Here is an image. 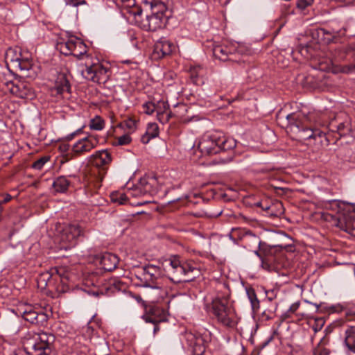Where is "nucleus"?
Masks as SVG:
<instances>
[{
	"label": "nucleus",
	"instance_id": "f257e3e1",
	"mask_svg": "<svg viewBox=\"0 0 355 355\" xmlns=\"http://www.w3.org/2000/svg\"><path fill=\"white\" fill-rule=\"evenodd\" d=\"M287 128L301 140H320L322 139L329 144L331 141L330 132L337 133L339 137L346 135L351 131V123L349 116L343 112L333 118L324 113L312 112L307 115L299 112L286 116Z\"/></svg>",
	"mask_w": 355,
	"mask_h": 355
},
{
	"label": "nucleus",
	"instance_id": "f03ea898",
	"mask_svg": "<svg viewBox=\"0 0 355 355\" xmlns=\"http://www.w3.org/2000/svg\"><path fill=\"white\" fill-rule=\"evenodd\" d=\"M112 161V154L107 149L96 151L89 157L91 166L86 171L83 179L87 193H93L101 188Z\"/></svg>",
	"mask_w": 355,
	"mask_h": 355
},
{
	"label": "nucleus",
	"instance_id": "7ed1b4c3",
	"mask_svg": "<svg viewBox=\"0 0 355 355\" xmlns=\"http://www.w3.org/2000/svg\"><path fill=\"white\" fill-rule=\"evenodd\" d=\"M164 270L168 279L174 283L189 282L198 277L200 270L186 262H182L178 256H171L163 263Z\"/></svg>",
	"mask_w": 355,
	"mask_h": 355
},
{
	"label": "nucleus",
	"instance_id": "20e7f679",
	"mask_svg": "<svg viewBox=\"0 0 355 355\" xmlns=\"http://www.w3.org/2000/svg\"><path fill=\"white\" fill-rule=\"evenodd\" d=\"M236 146V142L234 139L226 137L221 132L214 131L202 136L198 148L202 154L212 155L232 150Z\"/></svg>",
	"mask_w": 355,
	"mask_h": 355
},
{
	"label": "nucleus",
	"instance_id": "39448f33",
	"mask_svg": "<svg viewBox=\"0 0 355 355\" xmlns=\"http://www.w3.org/2000/svg\"><path fill=\"white\" fill-rule=\"evenodd\" d=\"M55 336L44 331H29L24 336L23 347L28 355H50L53 351Z\"/></svg>",
	"mask_w": 355,
	"mask_h": 355
},
{
	"label": "nucleus",
	"instance_id": "423d86ee",
	"mask_svg": "<svg viewBox=\"0 0 355 355\" xmlns=\"http://www.w3.org/2000/svg\"><path fill=\"white\" fill-rule=\"evenodd\" d=\"M73 275L64 267L56 269V274L45 272L40 275L37 279L38 288L55 290L58 292H65L69 288V283L73 280Z\"/></svg>",
	"mask_w": 355,
	"mask_h": 355
},
{
	"label": "nucleus",
	"instance_id": "0eeeda50",
	"mask_svg": "<svg viewBox=\"0 0 355 355\" xmlns=\"http://www.w3.org/2000/svg\"><path fill=\"white\" fill-rule=\"evenodd\" d=\"M210 312L217 322L224 327L234 328L237 324V318L234 308L230 304L227 297H217L211 304Z\"/></svg>",
	"mask_w": 355,
	"mask_h": 355
},
{
	"label": "nucleus",
	"instance_id": "6e6552de",
	"mask_svg": "<svg viewBox=\"0 0 355 355\" xmlns=\"http://www.w3.org/2000/svg\"><path fill=\"white\" fill-rule=\"evenodd\" d=\"M165 272L160 267L148 264L141 268V272L136 277L140 280L141 286L157 285L164 280Z\"/></svg>",
	"mask_w": 355,
	"mask_h": 355
},
{
	"label": "nucleus",
	"instance_id": "1a4fd4ad",
	"mask_svg": "<svg viewBox=\"0 0 355 355\" xmlns=\"http://www.w3.org/2000/svg\"><path fill=\"white\" fill-rule=\"evenodd\" d=\"M82 74L88 80L98 84H105L110 79L111 72L108 67L97 62L91 65H87L85 69L83 70Z\"/></svg>",
	"mask_w": 355,
	"mask_h": 355
},
{
	"label": "nucleus",
	"instance_id": "9d476101",
	"mask_svg": "<svg viewBox=\"0 0 355 355\" xmlns=\"http://www.w3.org/2000/svg\"><path fill=\"white\" fill-rule=\"evenodd\" d=\"M82 236H84V230L79 224L66 225L60 234L61 248L71 249L76 245L78 238Z\"/></svg>",
	"mask_w": 355,
	"mask_h": 355
},
{
	"label": "nucleus",
	"instance_id": "9b49d317",
	"mask_svg": "<svg viewBox=\"0 0 355 355\" xmlns=\"http://www.w3.org/2000/svg\"><path fill=\"white\" fill-rule=\"evenodd\" d=\"M142 318L146 323L153 324V333L155 334L159 331V324L167 320V312L158 305L150 304L146 307L145 314Z\"/></svg>",
	"mask_w": 355,
	"mask_h": 355
},
{
	"label": "nucleus",
	"instance_id": "f8f14e48",
	"mask_svg": "<svg viewBox=\"0 0 355 355\" xmlns=\"http://www.w3.org/2000/svg\"><path fill=\"white\" fill-rule=\"evenodd\" d=\"M347 26L341 27L336 26V24H331L327 28H320L317 30V35L321 41L325 44L331 42H338L340 39L346 35Z\"/></svg>",
	"mask_w": 355,
	"mask_h": 355
},
{
	"label": "nucleus",
	"instance_id": "ddd939ff",
	"mask_svg": "<svg viewBox=\"0 0 355 355\" xmlns=\"http://www.w3.org/2000/svg\"><path fill=\"white\" fill-rule=\"evenodd\" d=\"M184 338L193 355H203L206 350L205 338L198 332L186 331Z\"/></svg>",
	"mask_w": 355,
	"mask_h": 355
},
{
	"label": "nucleus",
	"instance_id": "4468645a",
	"mask_svg": "<svg viewBox=\"0 0 355 355\" xmlns=\"http://www.w3.org/2000/svg\"><path fill=\"white\" fill-rule=\"evenodd\" d=\"M338 59L346 63L340 65V71L345 73H355V44L347 46L339 53Z\"/></svg>",
	"mask_w": 355,
	"mask_h": 355
},
{
	"label": "nucleus",
	"instance_id": "2eb2a0df",
	"mask_svg": "<svg viewBox=\"0 0 355 355\" xmlns=\"http://www.w3.org/2000/svg\"><path fill=\"white\" fill-rule=\"evenodd\" d=\"M98 144L96 137L89 135L77 141L72 146V153L74 157L85 155L96 148Z\"/></svg>",
	"mask_w": 355,
	"mask_h": 355
},
{
	"label": "nucleus",
	"instance_id": "dca6fc26",
	"mask_svg": "<svg viewBox=\"0 0 355 355\" xmlns=\"http://www.w3.org/2000/svg\"><path fill=\"white\" fill-rule=\"evenodd\" d=\"M6 85L10 92L17 97L32 99L35 96L33 89L24 82L19 81L15 83L13 81H8L6 83Z\"/></svg>",
	"mask_w": 355,
	"mask_h": 355
},
{
	"label": "nucleus",
	"instance_id": "f3484780",
	"mask_svg": "<svg viewBox=\"0 0 355 355\" xmlns=\"http://www.w3.org/2000/svg\"><path fill=\"white\" fill-rule=\"evenodd\" d=\"M51 92L52 96L60 98H65V94L69 95L71 93V85L65 73L58 74Z\"/></svg>",
	"mask_w": 355,
	"mask_h": 355
},
{
	"label": "nucleus",
	"instance_id": "a211bd4d",
	"mask_svg": "<svg viewBox=\"0 0 355 355\" xmlns=\"http://www.w3.org/2000/svg\"><path fill=\"white\" fill-rule=\"evenodd\" d=\"M175 49V44L168 40L162 37L154 45L152 56L154 59H162L170 55Z\"/></svg>",
	"mask_w": 355,
	"mask_h": 355
},
{
	"label": "nucleus",
	"instance_id": "6ab92c4d",
	"mask_svg": "<svg viewBox=\"0 0 355 355\" xmlns=\"http://www.w3.org/2000/svg\"><path fill=\"white\" fill-rule=\"evenodd\" d=\"M254 252L261 259L262 267L269 270L270 263L273 261L272 254L275 248L267 245L266 243L261 242V245L257 250H254Z\"/></svg>",
	"mask_w": 355,
	"mask_h": 355
},
{
	"label": "nucleus",
	"instance_id": "aec40b11",
	"mask_svg": "<svg viewBox=\"0 0 355 355\" xmlns=\"http://www.w3.org/2000/svg\"><path fill=\"white\" fill-rule=\"evenodd\" d=\"M232 46H228L224 44L215 45L213 47L214 56L223 62L232 61L236 62V53Z\"/></svg>",
	"mask_w": 355,
	"mask_h": 355
},
{
	"label": "nucleus",
	"instance_id": "412c9836",
	"mask_svg": "<svg viewBox=\"0 0 355 355\" xmlns=\"http://www.w3.org/2000/svg\"><path fill=\"white\" fill-rule=\"evenodd\" d=\"M166 24V17L164 14L157 15H147L146 19L144 21V28L148 31H156L162 28Z\"/></svg>",
	"mask_w": 355,
	"mask_h": 355
},
{
	"label": "nucleus",
	"instance_id": "4be33fe9",
	"mask_svg": "<svg viewBox=\"0 0 355 355\" xmlns=\"http://www.w3.org/2000/svg\"><path fill=\"white\" fill-rule=\"evenodd\" d=\"M81 39L76 36H70L66 42H58L56 45V48L62 54L65 55H73L75 51L77 48L78 41H80Z\"/></svg>",
	"mask_w": 355,
	"mask_h": 355
},
{
	"label": "nucleus",
	"instance_id": "5701e85b",
	"mask_svg": "<svg viewBox=\"0 0 355 355\" xmlns=\"http://www.w3.org/2000/svg\"><path fill=\"white\" fill-rule=\"evenodd\" d=\"M338 220L341 226L345 225V231L349 232L355 230V211L349 209H344L343 213L339 214Z\"/></svg>",
	"mask_w": 355,
	"mask_h": 355
},
{
	"label": "nucleus",
	"instance_id": "b1692460",
	"mask_svg": "<svg viewBox=\"0 0 355 355\" xmlns=\"http://www.w3.org/2000/svg\"><path fill=\"white\" fill-rule=\"evenodd\" d=\"M119 259L116 254L110 252L103 254L100 258V264L106 271H112L119 263Z\"/></svg>",
	"mask_w": 355,
	"mask_h": 355
},
{
	"label": "nucleus",
	"instance_id": "393cba45",
	"mask_svg": "<svg viewBox=\"0 0 355 355\" xmlns=\"http://www.w3.org/2000/svg\"><path fill=\"white\" fill-rule=\"evenodd\" d=\"M147 287L151 289L150 294L153 302H159L168 296V288L164 286L163 282H159L157 285H151Z\"/></svg>",
	"mask_w": 355,
	"mask_h": 355
},
{
	"label": "nucleus",
	"instance_id": "a878e982",
	"mask_svg": "<svg viewBox=\"0 0 355 355\" xmlns=\"http://www.w3.org/2000/svg\"><path fill=\"white\" fill-rule=\"evenodd\" d=\"M243 243L245 247L249 250L257 248V247L259 248L260 245H261V241L260 240L259 237L252 233L250 231L246 232L244 234L243 238Z\"/></svg>",
	"mask_w": 355,
	"mask_h": 355
},
{
	"label": "nucleus",
	"instance_id": "bb28decb",
	"mask_svg": "<svg viewBox=\"0 0 355 355\" xmlns=\"http://www.w3.org/2000/svg\"><path fill=\"white\" fill-rule=\"evenodd\" d=\"M344 343L348 351L355 354V326L349 327L345 331Z\"/></svg>",
	"mask_w": 355,
	"mask_h": 355
},
{
	"label": "nucleus",
	"instance_id": "cd10ccee",
	"mask_svg": "<svg viewBox=\"0 0 355 355\" xmlns=\"http://www.w3.org/2000/svg\"><path fill=\"white\" fill-rule=\"evenodd\" d=\"M159 135L158 125L153 123H149L144 135H142L141 141L144 144H147L150 139L157 137Z\"/></svg>",
	"mask_w": 355,
	"mask_h": 355
},
{
	"label": "nucleus",
	"instance_id": "c85d7f7f",
	"mask_svg": "<svg viewBox=\"0 0 355 355\" xmlns=\"http://www.w3.org/2000/svg\"><path fill=\"white\" fill-rule=\"evenodd\" d=\"M267 208L268 209V207ZM284 213V208L282 202L279 200H275L270 204V208L266 215L272 218H279L281 217Z\"/></svg>",
	"mask_w": 355,
	"mask_h": 355
},
{
	"label": "nucleus",
	"instance_id": "c756f323",
	"mask_svg": "<svg viewBox=\"0 0 355 355\" xmlns=\"http://www.w3.org/2000/svg\"><path fill=\"white\" fill-rule=\"evenodd\" d=\"M245 291L248 298L250 302L252 311L254 313L258 312L260 308V301L257 297V295L254 288L251 286L246 287Z\"/></svg>",
	"mask_w": 355,
	"mask_h": 355
},
{
	"label": "nucleus",
	"instance_id": "7c9ffc66",
	"mask_svg": "<svg viewBox=\"0 0 355 355\" xmlns=\"http://www.w3.org/2000/svg\"><path fill=\"white\" fill-rule=\"evenodd\" d=\"M70 181L65 176H59L53 183V188L55 191L58 193H64L70 186Z\"/></svg>",
	"mask_w": 355,
	"mask_h": 355
},
{
	"label": "nucleus",
	"instance_id": "2f4dec72",
	"mask_svg": "<svg viewBox=\"0 0 355 355\" xmlns=\"http://www.w3.org/2000/svg\"><path fill=\"white\" fill-rule=\"evenodd\" d=\"M159 104H162L164 110L159 111L157 110V120L162 124H165L168 122L170 120L172 114L171 111H168V105L166 102L164 101H159Z\"/></svg>",
	"mask_w": 355,
	"mask_h": 355
},
{
	"label": "nucleus",
	"instance_id": "473e14b6",
	"mask_svg": "<svg viewBox=\"0 0 355 355\" xmlns=\"http://www.w3.org/2000/svg\"><path fill=\"white\" fill-rule=\"evenodd\" d=\"M205 73L204 69L200 65H194L191 66L189 69L190 78L191 81L196 84L198 85L202 82V77Z\"/></svg>",
	"mask_w": 355,
	"mask_h": 355
},
{
	"label": "nucleus",
	"instance_id": "72a5a7b5",
	"mask_svg": "<svg viewBox=\"0 0 355 355\" xmlns=\"http://www.w3.org/2000/svg\"><path fill=\"white\" fill-rule=\"evenodd\" d=\"M150 188L151 186L148 182H145V180H141V186L135 188L130 192V194L133 197L144 196L147 194H151Z\"/></svg>",
	"mask_w": 355,
	"mask_h": 355
},
{
	"label": "nucleus",
	"instance_id": "f704fd0d",
	"mask_svg": "<svg viewBox=\"0 0 355 355\" xmlns=\"http://www.w3.org/2000/svg\"><path fill=\"white\" fill-rule=\"evenodd\" d=\"M125 285L121 280L117 278H111L107 282V286L106 287V290L107 291H110L111 293H114L115 291H119L121 290L125 289Z\"/></svg>",
	"mask_w": 355,
	"mask_h": 355
},
{
	"label": "nucleus",
	"instance_id": "c9c22d12",
	"mask_svg": "<svg viewBox=\"0 0 355 355\" xmlns=\"http://www.w3.org/2000/svg\"><path fill=\"white\" fill-rule=\"evenodd\" d=\"M277 309V304L274 303L269 304L268 307L266 308L261 314L260 320L262 322L268 321L272 320L275 317V311Z\"/></svg>",
	"mask_w": 355,
	"mask_h": 355
},
{
	"label": "nucleus",
	"instance_id": "e433bc0d",
	"mask_svg": "<svg viewBox=\"0 0 355 355\" xmlns=\"http://www.w3.org/2000/svg\"><path fill=\"white\" fill-rule=\"evenodd\" d=\"M23 318L31 324H35L37 311L34 310L32 306H28L22 312Z\"/></svg>",
	"mask_w": 355,
	"mask_h": 355
},
{
	"label": "nucleus",
	"instance_id": "4c0bfd02",
	"mask_svg": "<svg viewBox=\"0 0 355 355\" xmlns=\"http://www.w3.org/2000/svg\"><path fill=\"white\" fill-rule=\"evenodd\" d=\"M145 6L149 7L151 10L150 15H157V14H164L165 5L163 3H148L145 2Z\"/></svg>",
	"mask_w": 355,
	"mask_h": 355
},
{
	"label": "nucleus",
	"instance_id": "58836bf2",
	"mask_svg": "<svg viewBox=\"0 0 355 355\" xmlns=\"http://www.w3.org/2000/svg\"><path fill=\"white\" fill-rule=\"evenodd\" d=\"M89 126L92 130H101L104 128L105 121L101 116H96L90 120Z\"/></svg>",
	"mask_w": 355,
	"mask_h": 355
},
{
	"label": "nucleus",
	"instance_id": "ea45409f",
	"mask_svg": "<svg viewBox=\"0 0 355 355\" xmlns=\"http://www.w3.org/2000/svg\"><path fill=\"white\" fill-rule=\"evenodd\" d=\"M329 343V339L326 338V336H324L320 341L318 347L316 349V352L318 354V355H329L330 350L326 347H324V345H326Z\"/></svg>",
	"mask_w": 355,
	"mask_h": 355
},
{
	"label": "nucleus",
	"instance_id": "a19ab883",
	"mask_svg": "<svg viewBox=\"0 0 355 355\" xmlns=\"http://www.w3.org/2000/svg\"><path fill=\"white\" fill-rule=\"evenodd\" d=\"M76 45L77 48L75 51L74 57L80 59L82 56L87 52V46L82 40L80 41H78V44Z\"/></svg>",
	"mask_w": 355,
	"mask_h": 355
},
{
	"label": "nucleus",
	"instance_id": "79ce46f5",
	"mask_svg": "<svg viewBox=\"0 0 355 355\" xmlns=\"http://www.w3.org/2000/svg\"><path fill=\"white\" fill-rule=\"evenodd\" d=\"M20 58L21 55H17L16 51L11 48L8 49L6 53V60L12 62L15 65L19 62Z\"/></svg>",
	"mask_w": 355,
	"mask_h": 355
},
{
	"label": "nucleus",
	"instance_id": "37998d69",
	"mask_svg": "<svg viewBox=\"0 0 355 355\" xmlns=\"http://www.w3.org/2000/svg\"><path fill=\"white\" fill-rule=\"evenodd\" d=\"M49 159V156H43L33 163L32 168L36 170H41Z\"/></svg>",
	"mask_w": 355,
	"mask_h": 355
},
{
	"label": "nucleus",
	"instance_id": "c03bdc74",
	"mask_svg": "<svg viewBox=\"0 0 355 355\" xmlns=\"http://www.w3.org/2000/svg\"><path fill=\"white\" fill-rule=\"evenodd\" d=\"M112 200L115 202H119L120 205H123L127 201V196L125 193H112L111 196Z\"/></svg>",
	"mask_w": 355,
	"mask_h": 355
},
{
	"label": "nucleus",
	"instance_id": "a18cd8bd",
	"mask_svg": "<svg viewBox=\"0 0 355 355\" xmlns=\"http://www.w3.org/2000/svg\"><path fill=\"white\" fill-rule=\"evenodd\" d=\"M48 320V315L44 312H37L35 324L39 326H45Z\"/></svg>",
	"mask_w": 355,
	"mask_h": 355
},
{
	"label": "nucleus",
	"instance_id": "49530a36",
	"mask_svg": "<svg viewBox=\"0 0 355 355\" xmlns=\"http://www.w3.org/2000/svg\"><path fill=\"white\" fill-rule=\"evenodd\" d=\"M143 109L144 112L149 115L152 114L155 110H158L156 105L151 101L145 103L143 105Z\"/></svg>",
	"mask_w": 355,
	"mask_h": 355
},
{
	"label": "nucleus",
	"instance_id": "de8ad7c7",
	"mask_svg": "<svg viewBox=\"0 0 355 355\" xmlns=\"http://www.w3.org/2000/svg\"><path fill=\"white\" fill-rule=\"evenodd\" d=\"M325 321L323 318H315L313 320V324L311 325L312 329L315 333L320 331L322 328L324 327Z\"/></svg>",
	"mask_w": 355,
	"mask_h": 355
},
{
	"label": "nucleus",
	"instance_id": "09e8293b",
	"mask_svg": "<svg viewBox=\"0 0 355 355\" xmlns=\"http://www.w3.org/2000/svg\"><path fill=\"white\" fill-rule=\"evenodd\" d=\"M313 3V0H297L296 7L301 11H303Z\"/></svg>",
	"mask_w": 355,
	"mask_h": 355
},
{
	"label": "nucleus",
	"instance_id": "8fccbe9b",
	"mask_svg": "<svg viewBox=\"0 0 355 355\" xmlns=\"http://www.w3.org/2000/svg\"><path fill=\"white\" fill-rule=\"evenodd\" d=\"M15 67H17L21 71L28 70L31 67V63L28 60H23L20 58Z\"/></svg>",
	"mask_w": 355,
	"mask_h": 355
},
{
	"label": "nucleus",
	"instance_id": "3c124183",
	"mask_svg": "<svg viewBox=\"0 0 355 355\" xmlns=\"http://www.w3.org/2000/svg\"><path fill=\"white\" fill-rule=\"evenodd\" d=\"M300 305V302H296L291 304L288 310L286 312L285 315L286 318H290L292 314L295 313V311L299 309Z\"/></svg>",
	"mask_w": 355,
	"mask_h": 355
},
{
	"label": "nucleus",
	"instance_id": "603ef678",
	"mask_svg": "<svg viewBox=\"0 0 355 355\" xmlns=\"http://www.w3.org/2000/svg\"><path fill=\"white\" fill-rule=\"evenodd\" d=\"M137 122L132 119H128L124 121V126L130 131H134L136 128Z\"/></svg>",
	"mask_w": 355,
	"mask_h": 355
},
{
	"label": "nucleus",
	"instance_id": "864d4df0",
	"mask_svg": "<svg viewBox=\"0 0 355 355\" xmlns=\"http://www.w3.org/2000/svg\"><path fill=\"white\" fill-rule=\"evenodd\" d=\"M272 202L271 201H268V200H261L260 202H258L256 203V205L257 207H259L262 209V210H263L264 211H266V214L267 213V211H268L269 209H268L267 207L270 208V204Z\"/></svg>",
	"mask_w": 355,
	"mask_h": 355
},
{
	"label": "nucleus",
	"instance_id": "5fc2aeb1",
	"mask_svg": "<svg viewBox=\"0 0 355 355\" xmlns=\"http://www.w3.org/2000/svg\"><path fill=\"white\" fill-rule=\"evenodd\" d=\"M131 141V137L128 135H124L119 137L118 143L120 145H126Z\"/></svg>",
	"mask_w": 355,
	"mask_h": 355
},
{
	"label": "nucleus",
	"instance_id": "6e6d98bb",
	"mask_svg": "<svg viewBox=\"0 0 355 355\" xmlns=\"http://www.w3.org/2000/svg\"><path fill=\"white\" fill-rule=\"evenodd\" d=\"M67 5L71 6H78L86 3L85 0H65Z\"/></svg>",
	"mask_w": 355,
	"mask_h": 355
},
{
	"label": "nucleus",
	"instance_id": "4d7b16f0",
	"mask_svg": "<svg viewBox=\"0 0 355 355\" xmlns=\"http://www.w3.org/2000/svg\"><path fill=\"white\" fill-rule=\"evenodd\" d=\"M265 294L266 297V302H268L270 304H274L272 302V300L275 298L273 291H265Z\"/></svg>",
	"mask_w": 355,
	"mask_h": 355
},
{
	"label": "nucleus",
	"instance_id": "13d9d810",
	"mask_svg": "<svg viewBox=\"0 0 355 355\" xmlns=\"http://www.w3.org/2000/svg\"><path fill=\"white\" fill-rule=\"evenodd\" d=\"M12 199V196L10 195V194H6L3 197V199L0 201V205L1 204H5V203H7L8 202H10Z\"/></svg>",
	"mask_w": 355,
	"mask_h": 355
},
{
	"label": "nucleus",
	"instance_id": "bf43d9fd",
	"mask_svg": "<svg viewBox=\"0 0 355 355\" xmlns=\"http://www.w3.org/2000/svg\"><path fill=\"white\" fill-rule=\"evenodd\" d=\"M331 206V205H336V206H338V202L336 201V200H334L332 202H329L328 204L326 205V207H327L328 206Z\"/></svg>",
	"mask_w": 355,
	"mask_h": 355
},
{
	"label": "nucleus",
	"instance_id": "052dcab7",
	"mask_svg": "<svg viewBox=\"0 0 355 355\" xmlns=\"http://www.w3.org/2000/svg\"><path fill=\"white\" fill-rule=\"evenodd\" d=\"M141 12H142L141 9H138V10L135 12V15H140L141 14Z\"/></svg>",
	"mask_w": 355,
	"mask_h": 355
},
{
	"label": "nucleus",
	"instance_id": "680f3d73",
	"mask_svg": "<svg viewBox=\"0 0 355 355\" xmlns=\"http://www.w3.org/2000/svg\"><path fill=\"white\" fill-rule=\"evenodd\" d=\"M231 160H232V157H230L227 158L224 162H230Z\"/></svg>",
	"mask_w": 355,
	"mask_h": 355
},
{
	"label": "nucleus",
	"instance_id": "e2e57ef3",
	"mask_svg": "<svg viewBox=\"0 0 355 355\" xmlns=\"http://www.w3.org/2000/svg\"><path fill=\"white\" fill-rule=\"evenodd\" d=\"M67 146H64V150H67Z\"/></svg>",
	"mask_w": 355,
	"mask_h": 355
}]
</instances>
